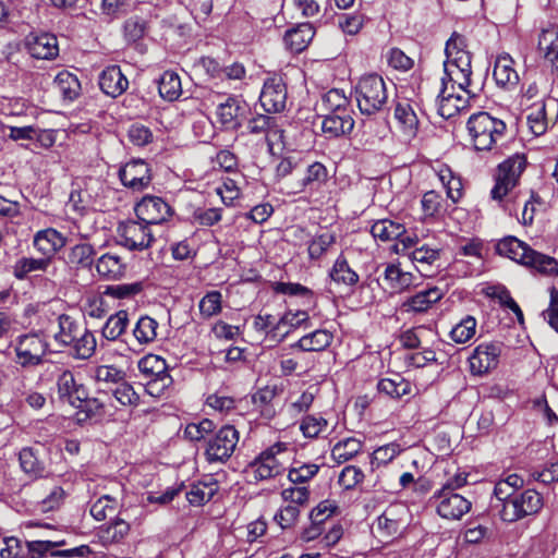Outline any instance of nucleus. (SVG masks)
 Wrapping results in <instances>:
<instances>
[{"instance_id":"39448f33","label":"nucleus","mask_w":558,"mask_h":558,"mask_svg":"<svg viewBox=\"0 0 558 558\" xmlns=\"http://www.w3.org/2000/svg\"><path fill=\"white\" fill-rule=\"evenodd\" d=\"M355 98L362 114L372 116L384 110L388 101L384 78L378 74L362 76L355 86Z\"/></svg>"},{"instance_id":"680f3d73","label":"nucleus","mask_w":558,"mask_h":558,"mask_svg":"<svg viewBox=\"0 0 558 558\" xmlns=\"http://www.w3.org/2000/svg\"><path fill=\"white\" fill-rule=\"evenodd\" d=\"M527 125L535 136L543 135L548 128L545 104L535 107L526 117Z\"/></svg>"},{"instance_id":"b1692460","label":"nucleus","mask_w":558,"mask_h":558,"mask_svg":"<svg viewBox=\"0 0 558 558\" xmlns=\"http://www.w3.org/2000/svg\"><path fill=\"white\" fill-rule=\"evenodd\" d=\"M58 396L63 402L75 405L77 400L85 399L86 388L77 384L74 374L65 369L57 378Z\"/></svg>"},{"instance_id":"7ed1b4c3","label":"nucleus","mask_w":558,"mask_h":558,"mask_svg":"<svg viewBox=\"0 0 558 558\" xmlns=\"http://www.w3.org/2000/svg\"><path fill=\"white\" fill-rule=\"evenodd\" d=\"M523 485V478L514 473L499 480L495 484L494 496L496 504L492 506L498 510L502 521L512 523L525 518L522 505L517 496V490L521 489Z\"/></svg>"},{"instance_id":"09e8293b","label":"nucleus","mask_w":558,"mask_h":558,"mask_svg":"<svg viewBox=\"0 0 558 558\" xmlns=\"http://www.w3.org/2000/svg\"><path fill=\"white\" fill-rule=\"evenodd\" d=\"M59 331L54 335V340L63 345H71L80 335V325L66 314L58 316Z\"/></svg>"},{"instance_id":"aec40b11","label":"nucleus","mask_w":558,"mask_h":558,"mask_svg":"<svg viewBox=\"0 0 558 558\" xmlns=\"http://www.w3.org/2000/svg\"><path fill=\"white\" fill-rule=\"evenodd\" d=\"M98 84L104 94L112 98L119 97L129 87V81L119 65H110L102 70Z\"/></svg>"},{"instance_id":"c9c22d12","label":"nucleus","mask_w":558,"mask_h":558,"mask_svg":"<svg viewBox=\"0 0 558 558\" xmlns=\"http://www.w3.org/2000/svg\"><path fill=\"white\" fill-rule=\"evenodd\" d=\"M407 255L415 265L416 269L422 275H425V271H427L430 266H433L437 260H439L440 250L433 248L427 244H423L421 246L415 247Z\"/></svg>"},{"instance_id":"9b49d317","label":"nucleus","mask_w":558,"mask_h":558,"mask_svg":"<svg viewBox=\"0 0 558 558\" xmlns=\"http://www.w3.org/2000/svg\"><path fill=\"white\" fill-rule=\"evenodd\" d=\"M66 544L65 539L56 541H27L25 542V558H43L47 554L52 557H88L93 554V550L88 545H81L70 549L54 550L58 547H62Z\"/></svg>"},{"instance_id":"f8f14e48","label":"nucleus","mask_w":558,"mask_h":558,"mask_svg":"<svg viewBox=\"0 0 558 558\" xmlns=\"http://www.w3.org/2000/svg\"><path fill=\"white\" fill-rule=\"evenodd\" d=\"M136 217L146 225H159L168 221L174 214L173 208L161 197L144 196L135 205Z\"/></svg>"},{"instance_id":"c756f323","label":"nucleus","mask_w":558,"mask_h":558,"mask_svg":"<svg viewBox=\"0 0 558 558\" xmlns=\"http://www.w3.org/2000/svg\"><path fill=\"white\" fill-rule=\"evenodd\" d=\"M333 336L325 329H317L303 336L298 342L291 345L303 352H318L327 349L332 342Z\"/></svg>"},{"instance_id":"ddd939ff","label":"nucleus","mask_w":558,"mask_h":558,"mask_svg":"<svg viewBox=\"0 0 558 558\" xmlns=\"http://www.w3.org/2000/svg\"><path fill=\"white\" fill-rule=\"evenodd\" d=\"M502 344L499 342H485L478 344L469 356L472 375L483 376L498 366Z\"/></svg>"},{"instance_id":"6ab92c4d","label":"nucleus","mask_w":558,"mask_h":558,"mask_svg":"<svg viewBox=\"0 0 558 558\" xmlns=\"http://www.w3.org/2000/svg\"><path fill=\"white\" fill-rule=\"evenodd\" d=\"M66 236L53 228L39 230L33 238V246L51 263L54 255L66 245Z\"/></svg>"},{"instance_id":"f03ea898","label":"nucleus","mask_w":558,"mask_h":558,"mask_svg":"<svg viewBox=\"0 0 558 558\" xmlns=\"http://www.w3.org/2000/svg\"><path fill=\"white\" fill-rule=\"evenodd\" d=\"M498 255L508 257L544 276H558V260L539 253L515 236H506L496 244Z\"/></svg>"},{"instance_id":"1a4fd4ad","label":"nucleus","mask_w":558,"mask_h":558,"mask_svg":"<svg viewBox=\"0 0 558 558\" xmlns=\"http://www.w3.org/2000/svg\"><path fill=\"white\" fill-rule=\"evenodd\" d=\"M239 442V432L232 425H225L208 438L205 457L209 463H225L230 459Z\"/></svg>"},{"instance_id":"0e129e2a","label":"nucleus","mask_w":558,"mask_h":558,"mask_svg":"<svg viewBox=\"0 0 558 558\" xmlns=\"http://www.w3.org/2000/svg\"><path fill=\"white\" fill-rule=\"evenodd\" d=\"M277 293L298 295L307 300V304H315L314 293L307 287L294 282H277L275 287Z\"/></svg>"},{"instance_id":"3c124183","label":"nucleus","mask_w":558,"mask_h":558,"mask_svg":"<svg viewBox=\"0 0 558 558\" xmlns=\"http://www.w3.org/2000/svg\"><path fill=\"white\" fill-rule=\"evenodd\" d=\"M322 105L329 111L328 113L353 112L351 109V102L344 95L343 90L337 88L328 90L323 96Z\"/></svg>"},{"instance_id":"dca6fc26","label":"nucleus","mask_w":558,"mask_h":558,"mask_svg":"<svg viewBox=\"0 0 558 558\" xmlns=\"http://www.w3.org/2000/svg\"><path fill=\"white\" fill-rule=\"evenodd\" d=\"M121 183L133 191H143L151 182L149 165L143 159H132L119 170Z\"/></svg>"},{"instance_id":"2f4dec72","label":"nucleus","mask_w":558,"mask_h":558,"mask_svg":"<svg viewBox=\"0 0 558 558\" xmlns=\"http://www.w3.org/2000/svg\"><path fill=\"white\" fill-rule=\"evenodd\" d=\"M243 126L247 134L266 138H268L270 133L276 134L278 132L276 119L262 113L252 114L250 118L245 117Z\"/></svg>"},{"instance_id":"a18cd8bd","label":"nucleus","mask_w":558,"mask_h":558,"mask_svg":"<svg viewBox=\"0 0 558 558\" xmlns=\"http://www.w3.org/2000/svg\"><path fill=\"white\" fill-rule=\"evenodd\" d=\"M363 447V442L354 437L338 441L331 449V458L338 464L353 459Z\"/></svg>"},{"instance_id":"8fccbe9b","label":"nucleus","mask_w":558,"mask_h":558,"mask_svg":"<svg viewBox=\"0 0 558 558\" xmlns=\"http://www.w3.org/2000/svg\"><path fill=\"white\" fill-rule=\"evenodd\" d=\"M130 525L123 519L117 518L107 526L100 529L99 537L104 545L119 544L129 534Z\"/></svg>"},{"instance_id":"a19ab883","label":"nucleus","mask_w":558,"mask_h":558,"mask_svg":"<svg viewBox=\"0 0 558 558\" xmlns=\"http://www.w3.org/2000/svg\"><path fill=\"white\" fill-rule=\"evenodd\" d=\"M384 279L393 291H404L413 284L414 277L403 271L398 265L388 264L384 271Z\"/></svg>"},{"instance_id":"72a5a7b5","label":"nucleus","mask_w":558,"mask_h":558,"mask_svg":"<svg viewBox=\"0 0 558 558\" xmlns=\"http://www.w3.org/2000/svg\"><path fill=\"white\" fill-rule=\"evenodd\" d=\"M53 83L64 100L73 101L81 95L82 87L77 76L66 70L59 72Z\"/></svg>"},{"instance_id":"13d9d810","label":"nucleus","mask_w":558,"mask_h":558,"mask_svg":"<svg viewBox=\"0 0 558 558\" xmlns=\"http://www.w3.org/2000/svg\"><path fill=\"white\" fill-rule=\"evenodd\" d=\"M222 295L219 291L207 292L199 301L198 308L203 318H210L218 315L221 310Z\"/></svg>"},{"instance_id":"6e6d98bb","label":"nucleus","mask_w":558,"mask_h":558,"mask_svg":"<svg viewBox=\"0 0 558 558\" xmlns=\"http://www.w3.org/2000/svg\"><path fill=\"white\" fill-rule=\"evenodd\" d=\"M110 390L121 405L135 408L140 404V395L124 378L114 388H110Z\"/></svg>"},{"instance_id":"4be33fe9","label":"nucleus","mask_w":558,"mask_h":558,"mask_svg":"<svg viewBox=\"0 0 558 558\" xmlns=\"http://www.w3.org/2000/svg\"><path fill=\"white\" fill-rule=\"evenodd\" d=\"M442 296V291L437 287L422 290L403 301L401 310L404 313L423 314L440 301Z\"/></svg>"},{"instance_id":"5fc2aeb1","label":"nucleus","mask_w":558,"mask_h":558,"mask_svg":"<svg viewBox=\"0 0 558 558\" xmlns=\"http://www.w3.org/2000/svg\"><path fill=\"white\" fill-rule=\"evenodd\" d=\"M476 325V319L473 316L468 315L451 329L450 338L456 343H465L474 337Z\"/></svg>"},{"instance_id":"49530a36","label":"nucleus","mask_w":558,"mask_h":558,"mask_svg":"<svg viewBox=\"0 0 558 558\" xmlns=\"http://www.w3.org/2000/svg\"><path fill=\"white\" fill-rule=\"evenodd\" d=\"M129 324V314L126 311H119L109 316L106 320L101 335L109 341L118 340L125 331Z\"/></svg>"},{"instance_id":"9d476101","label":"nucleus","mask_w":558,"mask_h":558,"mask_svg":"<svg viewBox=\"0 0 558 558\" xmlns=\"http://www.w3.org/2000/svg\"><path fill=\"white\" fill-rule=\"evenodd\" d=\"M14 350L15 362L22 367L37 366L44 361L48 343L41 335L31 332L17 338Z\"/></svg>"},{"instance_id":"5701e85b","label":"nucleus","mask_w":558,"mask_h":558,"mask_svg":"<svg viewBox=\"0 0 558 558\" xmlns=\"http://www.w3.org/2000/svg\"><path fill=\"white\" fill-rule=\"evenodd\" d=\"M27 49L33 58L51 60L59 53L57 37L43 33L27 38Z\"/></svg>"},{"instance_id":"473e14b6","label":"nucleus","mask_w":558,"mask_h":558,"mask_svg":"<svg viewBox=\"0 0 558 558\" xmlns=\"http://www.w3.org/2000/svg\"><path fill=\"white\" fill-rule=\"evenodd\" d=\"M158 327L159 324L155 318L148 315L141 316L132 329L134 341L138 345H147L153 343L157 338Z\"/></svg>"},{"instance_id":"338daca9","label":"nucleus","mask_w":558,"mask_h":558,"mask_svg":"<svg viewBox=\"0 0 558 558\" xmlns=\"http://www.w3.org/2000/svg\"><path fill=\"white\" fill-rule=\"evenodd\" d=\"M319 471V465L315 463H303L290 469L288 478L294 484H302L313 478Z\"/></svg>"},{"instance_id":"603ef678","label":"nucleus","mask_w":558,"mask_h":558,"mask_svg":"<svg viewBox=\"0 0 558 558\" xmlns=\"http://www.w3.org/2000/svg\"><path fill=\"white\" fill-rule=\"evenodd\" d=\"M144 290L143 281L107 286L104 294L118 300L132 299Z\"/></svg>"},{"instance_id":"2eb2a0df","label":"nucleus","mask_w":558,"mask_h":558,"mask_svg":"<svg viewBox=\"0 0 558 558\" xmlns=\"http://www.w3.org/2000/svg\"><path fill=\"white\" fill-rule=\"evenodd\" d=\"M118 234L121 239V244L132 251L145 250L154 241L149 226L141 220H129L120 223Z\"/></svg>"},{"instance_id":"6e6552de","label":"nucleus","mask_w":558,"mask_h":558,"mask_svg":"<svg viewBox=\"0 0 558 558\" xmlns=\"http://www.w3.org/2000/svg\"><path fill=\"white\" fill-rule=\"evenodd\" d=\"M137 366L141 374L149 378L145 389L150 396L158 397L171 386L173 380L162 357L147 354L138 361Z\"/></svg>"},{"instance_id":"7c9ffc66","label":"nucleus","mask_w":558,"mask_h":558,"mask_svg":"<svg viewBox=\"0 0 558 558\" xmlns=\"http://www.w3.org/2000/svg\"><path fill=\"white\" fill-rule=\"evenodd\" d=\"M538 49L544 53L553 69L558 70V28L555 26L542 31L538 38Z\"/></svg>"},{"instance_id":"e2e57ef3","label":"nucleus","mask_w":558,"mask_h":558,"mask_svg":"<svg viewBox=\"0 0 558 558\" xmlns=\"http://www.w3.org/2000/svg\"><path fill=\"white\" fill-rule=\"evenodd\" d=\"M94 378L97 383L116 387L124 378V373L113 365H99L94 371Z\"/></svg>"},{"instance_id":"a211bd4d","label":"nucleus","mask_w":558,"mask_h":558,"mask_svg":"<svg viewBox=\"0 0 558 558\" xmlns=\"http://www.w3.org/2000/svg\"><path fill=\"white\" fill-rule=\"evenodd\" d=\"M433 499L437 513L447 520H460L472 507L471 501L458 493L436 492Z\"/></svg>"},{"instance_id":"423d86ee","label":"nucleus","mask_w":558,"mask_h":558,"mask_svg":"<svg viewBox=\"0 0 558 558\" xmlns=\"http://www.w3.org/2000/svg\"><path fill=\"white\" fill-rule=\"evenodd\" d=\"M525 168L526 158L523 154H514L502 161L497 168L492 198L501 201L518 184Z\"/></svg>"},{"instance_id":"0eeeda50","label":"nucleus","mask_w":558,"mask_h":558,"mask_svg":"<svg viewBox=\"0 0 558 558\" xmlns=\"http://www.w3.org/2000/svg\"><path fill=\"white\" fill-rule=\"evenodd\" d=\"M284 449L283 444H276L263 451L245 469L244 475L247 483H258L276 477L283 473L284 468L277 459V454Z\"/></svg>"},{"instance_id":"052dcab7","label":"nucleus","mask_w":558,"mask_h":558,"mask_svg":"<svg viewBox=\"0 0 558 558\" xmlns=\"http://www.w3.org/2000/svg\"><path fill=\"white\" fill-rule=\"evenodd\" d=\"M76 402L74 407L85 413V418H100L106 414L105 402L100 398H88L86 390L85 399Z\"/></svg>"},{"instance_id":"58836bf2","label":"nucleus","mask_w":558,"mask_h":558,"mask_svg":"<svg viewBox=\"0 0 558 558\" xmlns=\"http://www.w3.org/2000/svg\"><path fill=\"white\" fill-rule=\"evenodd\" d=\"M403 523L397 518L395 509H387L376 520V532L383 538H392L401 534Z\"/></svg>"},{"instance_id":"bf43d9fd","label":"nucleus","mask_w":558,"mask_h":558,"mask_svg":"<svg viewBox=\"0 0 558 558\" xmlns=\"http://www.w3.org/2000/svg\"><path fill=\"white\" fill-rule=\"evenodd\" d=\"M118 500L109 495L98 498L90 507V515L97 521L105 520L108 515L116 512Z\"/></svg>"},{"instance_id":"4468645a","label":"nucleus","mask_w":558,"mask_h":558,"mask_svg":"<svg viewBox=\"0 0 558 558\" xmlns=\"http://www.w3.org/2000/svg\"><path fill=\"white\" fill-rule=\"evenodd\" d=\"M287 85L281 76L274 75L264 82L259 102L266 112H282L287 107Z\"/></svg>"},{"instance_id":"ea45409f","label":"nucleus","mask_w":558,"mask_h":558,"mask_svg":"<svg viewBox=\"0 0 558 558\" xmlns=\"http://www.w3.org/2000/svg\"><path fill=\"white\" fill-rule=\"evenodd\" d=\"M377 390L390 398H401L411 392V384L400 374H393L392 377L381 378L377 384Z\"/></svg>"},{"instance_id":"4c0bfd02","label":"nucleus","mask_w":558,"mask_h":558,"mask_svg":"<svg viewBox=\"0 0 558 558\" xmlns=\"http://www.w3.org/2000/svg\"><path fill=\"white\" fill-rule=\"evenodd\" d=\"M329 276L335 283L345 287H354L360 280L359 275L350 267L343 255L336 259Z\"/></svg>"},{"instance_id":"79ce46f5","label":"nucleus","mask_w":558,"mask_h":558,"mask_svg":"<svg viewBox=\"0 0 558 558\" xmlns=\"http://www.w3.org/2000/svg\"><path fill=\"white\" fill-rule=\"evenodd\" d=\"M328 179L327 168L322 162H313L306 169L305 177L299 183L298 192L318 190Z\"/></svg>"},{"instance_id":"20e7f679","label":"nucleus","mask_w":558,"mask_h":558,"mask_svg":"<svg viewBox=\"0 0 558 558\" xmlns=\"http://www.w3.org/2000/svg\"><path fill=\"white\" fill-rule=\"evenodd\" d=\"M469 134L476 150H489L505 137L506 123L492 117L488 112L480 111L472 114L466 123Z\"/></svg>"},{"instance_id":"f257e3e1","label":"nucleus","mask_w":558,"mask_h":558,"mask_svg":"<svg viewBox=\"0 0 558 558\" xmlns=\"http://www.w3.org/2000/svg\"><path fill=\"white\" fill-rule=\"evenodd\" d=\"M466 48V38L457 32H453L446 43L445 76L441 78V89L437 96L438 114L446 120L456 117L468 104L464 97L448 93L447 78L469 95L475 96L468 89L471 86L472 54Z\"/></svg>"},{"instance_id":"c03bdc74","label":"nucleus","mask_w":558,"mask_h":558,"mask_svg":"<svg viewBox=\"0 0 558 558\" xmlns=\"http://www.w3.org/2000/svg\"><path fill=\"white\" fill-rule=\"evenodd\" d=\"M217 490L218 484L214 480L209 482H198L191 485L190 490L186 492V499L192 506H202L211 500Z\"/></svg>"},{"instance_id":"37998d69","label":"nucleus","mask_w":558,"mask_h":558,"mask_svg":"<svg viewBox=\"0 0 558 558\" xmlns=\"http://www.w3.org/2000/svg\"><path fill=\"white\" fill-rule=\"evenodd\" d=\"M158 92L167 101L177 100L182 94L180 76L172 71H166L158 80Z\"/></svg>"},{"instance_id":"de8ad7c7","label":"nucleus","mask_w":558,"mask_h":558,"mask_svg":"<svg viewBox=\"0 0 558 558\" xmlns=\"http://www.w3.org/2000/svg\"><path fill=\"white\" fill-rule=\"evenodd\" d=\"M371 233L375 239L386 242L401 238L405 233V228L399 222L381 219L372 226Z\"/></svg>"},{"instance_id":"bb28decb","label":"nucleus","mask_w":558,"mask_h":558,"mask_svg":"<svg viewBox=\"0 0 558 558\" xmlns=\"http://www.w3.org/2000/svg\"><path fill=\"white\" fill-rule=\"evenodd\" d=\"M19 462L22 471L33 480L44 477L47 473L45 462L40 459L38 450L33 447L21 449Z\"/></svg>"},{"instance_id":"69168bd1","label":"nucleus","mask_w":558,"mask_h":558,"mask_svg":"<svg viewBox=\"0 0 558 558\" xmlns=\"http://www.w3.org/2000/svg\"><path fill=\"white\" fill-rule=\"evenodd\" d=\"M336 236L330 232H325L314 238L308 244V255L312 259H318L335 243Z\"/></svg>"},{"instance_id":"774afa93","label":"nucleus","mask_w":558,"mask_h":558,"mask_svg":"<svg viewBox=\"0 0 558 558\" xmlns=\"http://www.w3.org/2000/svg\"><path fill=\"white\" fill-rule=\"evenodd\" d=\"M128 138L133 145L143 147L153 142L154 135L148 126L136 122L130 125Z\"/></svg>"},{"instance_id":"a878e982","label":"nucleus","mask_w":558,"mask_h":558,"mask_svg":"<svg viewBox=\"0 0 558 558\" xmlns=\"http://www.w3.org/2000/svg\"><path fill=\"white\" fill-rule=\"evenodd\" d=\"M315 29L310 23H301L288 29L283 40L286 46L293 52H302L314 38Z\"/></svg>"},{"instance_id":"4d7b16f0","label":"nucleus","mask_w":558,"mask_h":558,"mask_svg":"<svg viewBox=\"0 0 558 558\" xmlns=\"http://www.w3.org/2000/svg\"><path fill=\"white\" fill-rule=\"evenodd\" d=\"M525 517L536 514L543 508V497L534 489L517 490Z\"/></svg>"},{"instance_id":"f3484780","label":"nucleus","mask_w":558,"mask_h":558,"mask_svg":"<svg viewBox=\"0 0 558 558\" xmlns=\"http://www.w3.org/2000/svg\"><path fill=\"white\" fill-rule=\"evenodd\" d=\"M250 112L247 104L233 96L217 106L216 114L218 121L228 130H239L243 128L246 114Z\"/></svg>"},{"instance_id":"393cba45","label":"nucleus","mask_w":558,"mask_h":558,"mask_svg":"<svg viewBox=\"0 0 558 558\" xmlns=\"http://www.w3.org/2000/svg\"><path fill=\"white\" fill-rule=\"evenodd\" d=\"M513 59L509 54L497 57L494 65L493 76L496 84L502 88L511 89L519 83V75L513 69Z\"/></svg>"},{"instance_id":"412c9836","label":"nucleus","mask_w":558,"mask_h":558,"mask_svg":"<svg viewBox=\"0 0 558 558\" xmlns=\"http://www.w3.org/2000/svg\"><path fill=\"white\" fill-rule=\"evenodd\" d=\"M353 112L327 113L322 121V131L327 138H337L350 134L354 128Z\"/></svg>"},{"instance_id":"f704fd0d","label":"nucleus","mask_w":558,"mask_h":558,"mask_svg":"<svg viewBox=\"0 0 558 558\" xmlns=\"http://www.w3.org/2000/svg\"><path fill=\"white\" fill-rule=\"evenodd\" d=\"M50 265L51 262L43 256L39 258L23 256L19 258L13 265L12 274L17 280H25L32 272L47 271Z\"/></svg>"},{"instance_id":"cd10ccee","label":"nucleus","mask_w":558,"mask_h":558,"mask_svg":"<svg viewBox=\"0 0 558 558\" xmlns=\"http://www.w3.org/2000/svg\"><path fill=\"white\" fill-rule=\"evenodd\" d=\"M96 270L101 278L119 280L126 271V264L117 254L106 253L96 260Z\"/></svg>"},{"instance_id":"864d4df0","label":"nucleus","mask_w":558,"mask_h":558,"mask_svg":"<svg viewBox=\"0 0 558 558\" xmlns=\"http://www.w3.org/2000/svg\"><path fill=\"white\" fill-rule=\"evenodd\" d=\"M96 339L92 331L84 328L83 332L76 337L72 343L77 359L86 360L90 357L96 350Z\"/></svg>"},{"instance_id":"e433bc0d","label":"nucleus","mask_w":558,"mask_h":558,"mask_svg":"<svg viewBox=\"0 0 558 558\" xmlns=\"http://www.w3.org/2000/svg\"><path fill=\"white\" fill-rule=\"evenodd\" d=\"M395 118L404 132L415 135L418 129V118L408 99L400 100L395 106Z\"/></svg>"},{"instance_id":"c85d7f7f","label":"nucleus","mask_w":558,"mask_h":558,"mask_svg":"<svg viewBox=\"0 0 558 558\" xmlns=\"http://www.w3.org/2000/svg\"><path fill=\"white\" fill-rule=\"evenodd\" d=\"M96 250L89 243H78L70 247L66 264L76 270H89L95 262Z\"/></svg>"}]
</instances>
